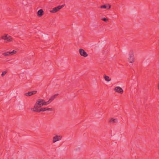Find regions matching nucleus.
I'll list each match as a JSON object with an SVG mask.
<instances>
[{
    "label": "nucleus",
    "mask_w": 159,
    "mask_h": 159,
    "mask_svg": "<svg viewBox=\"0 0 159 159\" xmlns=\"http://www.w3.org/2000/svg\"><path fill=\"white\" fill-rule=\"evenodd\" d=\"M58 95V94H56L52 96L49 99V100L47 102L48 104L55 98Z\"/></svg>",
    "instance_id": "nucleus-9"
},
{
    "label": "nucleus",
    "mask_w": 159,
    "mask_h": 159,
    "mask_svg": "<svg viewBox=\"0 0 159 159\" xmlns=\"http://www.w3.org/2000/svg\"><path fill=\"white\" fill-rule=\"evenodd\" d=\"M62 138V137L61 135H56L54 136L53 138L52 142L54 143L57 141L61 140Z\"/></svg>",
    "instance_id": "nucleus-7"
},
{
    "label": "nucleus",
    "mask_w": 159,
    "mask_h": 159,
    "mask_svg": "<svg viewBox=\"0 0 159 159\" xmlns=\"http://www.w3.org/2000/svg\"><path fill=\"white\" fill-rule=\"evenodd\" d=\"M48 105V104L47 102H45L43 99H39L35 103L34 107L33 108H31V110L33 111V110H36L40 108L43 105Z\"/></svg>",
    "instance_id": "nucleus-1"
},
{
    "label": "nucleus",
    "mask_w": 159,
    "mask_h": 159,
    "mask_svg": "<svg viewBox=\"0 0 159 159\" xmlns=\"http://www.w3.org/2000/svg\"><path fill=\"white\" fill-rule=\"evenodd\" d=\"M80 55L82 57H88V54L82 48H80L79 50Z\"/></svg>",
    "instance_id": "nucleus-5"
},
{
    "label": "nucleus",
    "mask_w": 159,
    "mask_h": 159,
    "mask_svg": "<svg viewBox=\"0 0 159 159\" xmlns=\"http://www.w3.org/2000/svg\"><path fill=\"white\" fill-rule=\"evenodd\" d=\"M101 20H103L105 22H107L109 20V19L108 18H102L101 19Z\"/></svg>",
    "instance_id": "nucleus-16"
},
{
    "label": "nucleus",
    "mask_w": 159,
    "mask_h": 159,
    "mask_svg": "<svg viewBox=\"0 0 159 159\" xmlns=\"http://www.w3.org/2000/svg\"><path fill=\"white\" fill-rule=\"evenodd\" d=\"M128 61L130 63H133L134 61V51L133 50H131L129 52V56L128 58Z\"/></svg>",
    "instance_id": "nucleus-2"
},
{
    "label": "nucleus",
    "mask_w": 159,
    "mask_h": 159,
    "mask_svg": "<svg viewBox=\"0 0 159 159\" xmlns=\"http://www.w3.org/2000/svg\"><path fill=\"white\" fill-rule=\"evenodd\" d=\"M46 111V107H42L39 109L38 108L36 109V110H33V111L34 112H39L41 111Z\"/></svg>",
    "instance_id": "nucleus-12"
},
{
    "label": "nucleus",
    "mask_w": 159,
    "mask_h": 159,
    "mask_svg": "<svg viewBox=\"0 0 159 159\" xmlns=\"http://www.w3.org/2000/svg\"><path fill=\"white\" fill-rule=\"evenodd\" d=\"M64 7V5L58 6L53 8L50 12L52 13H55L59 11Z\"/></svg>",
    "instance_id": "nucleus-6"
},
{
    "label": "nucleus",
    "mask_w": 159,
    "mask_h": 159,
    "mask_svg": "<svg viewBox=\"0 0 159 159\" xmlns=\"http://www.w3.org/2000/svg\"><path fill=\"white\" fill-rule=\"evenodd\" d=\"M7 73V71H3L1 74V76L2 77L4 76Z\"/></svg>",
    "instance_id": "nucleus-17"
},
{
    "label": "nucleus",
    "mask_w": 159,
    "mask_h": 159,
    "mask_svg": "<svg viewBox=\"0 0 159 159\" xmlns=\"http://www.w3.org/2000/svg\"><path fill=\"white\" fill-rule=\"evenodd\" d=\"M108 6H109V7L108 8H107V9L109 10L110 9V8H111V5H109L108 4H107L105 5H102L99 8L101 9H106L107 8V7Z\"/></svg>",
    "instance_id": "nucleus-11"
},
{
    "label": "nucleus",
    "mask_w": 159,
    "mask_h": 159,
    "mask_svg": "<svg viewBox=\"0 0 159 159\" xmlns=\"http://www.w3.org/2000/svg\"><path fill=\"white\" fill-rule=\"evenodd\" d=\"M43 14V10L42 9L39 10L37 12V15L39 17L42 16Z\"/></svg>",
    "instance_id": "nucleus-13"
},
{
    "label": "nucleus",
    "mask_w": 159,
    "mask_h": 159,
    "mask_svg": "<svg viewBox=\"0 0 159 159\" xmlns=\"http://www.w3.org/2000/svg\"><path fill=\"white\" fill-rule=\"evenodd\" d=\"M37 92L36 91H34L32 92H29L25 94V95L26 96H29L36 94Z\"/></svg>",
    "instance_id": "nucleus-10"
},
{
    "label": "nucleus",
    "mask_w": 159,
    "mask_h": 159,
    "mask_svg": "<svg viewBox=\"0 0 159 159\" xmlns=\"http://www.w3.org/2000/svg\"><path fill=\"white\" fill-rule=\"evenodd\" d=\"M115 91L119 93L122 94L123 93L122 89L120 87H116L115 88Z\"/></svg>",
    "instance_id": "nucleus-8"
},
{
    "label": "nucleus",
    "mask_w": 159,
    "mask_h": 159,
    "mask_svg": "<svg viewBox=\"0 0 159 159\" xmlns=\"http://www.w3.org/2000/svg\"><path fill=\"white\" fill-rule=\"evenodd\" d=\"M109 122L110 123H117L118 122V120L117 119L111 118Z\"/></svg>",
    "instance_id": "nucleus-14"
},
{
    "label": "nucleus",
    "mask_w": 159,
    "mask_h": 159,
    "mask_svg": "<svg viewBox=\"0 0 159 159\" xmlns=\"http://www.w3.org/2000/svg\"><path fill=\"white\" fill-rule=\"evenodd\" d=\"M1 39L4 40L5 42L6 43L12 41L13 40V38L11 36H8L7 34H6L5 36H2L1 37Z\"/></svg>",
    "instance_id": "nucleus-3"
},
{
    "label": "nucleus",
    "mask_w": 159,
    "mask_h": 159,
    "mask_svg": "<svg viewBox=\"0 0 159 159\" xmlns=\"http://www.w3.org/2000/svg\"><path fill=\"white\" fill-rule=\"evenodd\" d=\"M52 108H48L46 107V111H52Z\"/></svg>",
    "instance_id": "nucleus-18"
},
{
    "label": "nucleus",
    "mask_w": 159,
    "mask_h": 159,
    "mask_svg": "<svg viewBox=\"0 0 159 159\" xmlns=\"http://www.w3.org/2000/svg\"><path fill=\"white\" fill-rule=\"evenodd\" d=\"M158 89H159V84L158 85Z\"/></svg>",
    "instance_id": "nucleus-19"
},
{
    "label": "nucleus",
    "mask_w": 159,
    "mask_h": 159,
    "mask_svg": "<svg viewBox=\"0 0 159 159\" xmlns=\"http://www.w3.org/2000/svg\"><path fill=\"white\" fill-rule=\"evenodd\" d=\"M17 51L15 50H13L11 52L7 51L6 52L2 53V55L4 57H7L9 56H11L13 54H16Z\"/></svg>",
    "instance_id": "nucleus-4"
},
{
    "label": "nucleus",
    "mask_w": 159,
    "mask_h": 159,
    "mask_svg": "<svg viewBox=\"0 0 159 159\" xmlns=\"http://www.w3.org/2000/svg\"><path fill=\"white\" fill-rule=\"evenodd\" d=\"M104 78L106 81L109 82L111 80V79L110 77L106 75H104Z\"/></svg>",
    "instance_id": "nucleus-15"
}]
</instances>
